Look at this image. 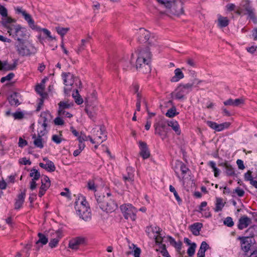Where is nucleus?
Returning <instances> with one entry per match:
<instances>
[{"instance_id": "nucleus-7", "label": "nucleus", "mask_w": 257, "mask_h": 257, "mask_svg": "<svg viewBox=\"0 0 257 257\" xmlns=\"http://www.w3.org/2000/svg\"><path fill=\"white\" fill-rule=\"evenodd\" d=\"M154 127L155 134L161 137L162 139L166 137L168 130H170L167 124H166V122L162 120L155 123Z\"/></svg>"}, {"instance_id": "nucleus-22", "label": "nucleus", "mask_w": 257, "mask_h": 257, "mask_svg": "<svg viewBox=\"0 0 257 257\" xmlns=\"http://www.w3.org/2000/svg\"><path fill=\"white\" fill-rule=\"evenodd\" d=\"M203 224L200 222L194 223L189 226V228L194 235L197 236L200 234V231Z\"/></svg>"}, {"instance_id": "nucleus-13", "label": "nucleus", "mask_w": 257, "mask_h": 257, "mask_svg": "<svg viewBox=\"0 0 257 257\" xmlns=\"http://www.w3.org/2000/svg\"><path fill=\"white\" fill-rule=\"evenodd\" d=\"M17 11L21 13L24 17L25 20L28 23L29 26L33 30H38L39 27L35 25L34 21L32 18L31 16L27 14L25 11H23L21 8H18Z\"/></svg>"}, {"instance_id": "nucleus-49", "label": "nucleus", "mask_w": 257, "mask_h": 257, "mask_svg": "<svg viewBox=\"0 0 257 257\" xmlns=\"http://www.w3.org/2000/svg\"><path fill=\"white\" fill-rule=\"evenodd\" d=\"M15 76V74L13 72L10 73L7 76L3 77L1 79L2 83L5 82L6 81H10L12 80Z\"/></svg>"}, {"instance_id": "nucleus-6", "label": "nucleus", "mask_w": 257, "mask_h": 257, "mask_svg": "<svg viewBox=\"0 0 257 257\" xmlns=\"http://www.w3.org/2000/svg\"><path fill=\"white\" fill-rule=\"evenodd\" d=\"M26 29L22 27L20 25L12 26L10 27V31H8L9 35L12 36L17 42H18V39L24 40L23 38L26 35Z\"/></svg>"}, {"instance_id": "nucleus-2", "label": "nucleus", "mask_w": 257, "mask_h": 257, "mask_svg": "<svg viewBox=\"0 0 257 257\" xmlns=\"http://www.w3.org/2000/svg\"><path fill=\"white\" fill-rule=\"evenodd\" d=\"M87 202L85 198L81 196L75 202V209L80 218L85 221L90 218V208L87 206Z\"/></svg>"}, {"instance_id": "nucleus-21", "label": "nucleus", "mask_w": 257, "mask_h": 257, "mask_svg": "<svg viewBox=\"0 0 257 257\" xmlns=\"http://www.w3.org/2000/svg\"><path fill=\"white\" fill-rule=\"evenodd\" d=\"M95 197L97 203V205H98L99 208L102 210L103 207V206L105 205L107 201H108V197H105V196H104L103 194H97L95 195Z\"/></svg>"}, {"instance_id": "nucleus-24", "label": "nucleus", "mask_w": 257, "mask_h": 257, "mask_svg": "<svg viewBox=\"0 0 257 257\" xmlns=\"http://www.w3.org/2000/svg\"><path fill=\"white\" fill-rule=\"evenodd\" d=\"M44 135V134H42V132L41 131L40 133H39L38 136L36 138V135H34L32 137V139H34V144L37 148L42 149L44 147L43 144L42 143V136Z\"/></svg>"}, {"instance_id": "nucleus-28", "label": "nucleus", "mask_w": 257, "mask_h": 257, "mask_svg": "<svg viewBox=\"0 0 257 257\" xmlns=\"http://www.w3.org/2000/svg\"><path fill=\"white\" fill-rule=\"evenodd\" d=\"M100 136H98L96 138L97 143H101L106 140L107 136L106 135L105 130L104 126L100 127Z\"/></svg>"}, {"instance_id": "nucleus-48", "label": "nucleus", "mask_w": 257, "mask_h": 257, "mask_svg": "<svg viewBox=\"0 0 257 257\" xmlns=\"http://www.w3.org/2000/svg\"><path fill=\"white\" fill-rule=\"evenodd\" d=\"M169 190H170V192L173 193L174 195V196L176 198V199L179 202V203L180 202H181L182 201V200L180 198V197H179L178 193L176 191L175 188L173 186L170 185V186H169Z\"/></svg>"}, {"instance_id": "nucleus-55", "label": "nucleus", "mask_w": 257, "mask_h": 257, "mask_svg": "<svg viewBox=\"0 0 257 257\" xmlns=\"http://www.w3.org/2000/svg\"><path fill=\"white\" fill-rule=\"evenodd\" d=\"M252 172L250 170H248L246 173H245L244 175V178L245 181H250L251 179H253L252 177Z\"/></svg>"}, {"instance_id": "nucleus-4", "label": "nucleus", "mask_w": 257, "mask_h": 257, "mask_svg": "<svg viewBox=\"0 0 257 257\" xmlns=\"http://www.w3.org/2000/svg\"><path fill=\"white\" fill-rule=\"evenodd\" d=\"M159 4L164 5L166 8H172L176 15H179L184 13L182 3L179 1L178 3L169 0H156Z\"/></svg>"}, {"instance_id": "nucleus-27", "label": "nucleus", "mask_w": 257, "mask_h": 257, "mask_svg": "<svg viewBox=\"0 0 257 257\" xmlns=\"http://www.w3.org/2000/svg\"><path fill=\"white\" fill-rule=\"evenodd\" d=\"M174 73L175 75L171 79V81L172 82H177L184 77L183 73L179 68L176 69Z\"/></svg>"}, {"instance_id": "nucleus-15", "label": "nucleus", "mask_w": 257, "mask_h": 257, "mask_svg": "<svg viewBox=\"0 0 257 257\" xmlns=\"http://www.w3.org/2000/svg\"><path fill=\"white\" fill-rule=\"evenodd\" d=\"M251 223V220L246 215H243L240 217L238 220L237 227L239 230L246 228Z\"/></svg>"}, {"instance_id": "nucleus-50", "label": "nucleus", "mask_w": 257, "mask_h": 257, "mask_svg": "<svg viewBox=\"0 0 257 257\" xmlns=\"http://www.w3.org/2000/svg\"><path fill=\"white\" fill-rule=\"evenodd\" d=\"M9 101L12 105L18 106L20 104L18 99L15 98L13 95L9 98Z\"/></svg>"}, {"instance_id": "nucleus-61", "label": "nucleus", "mask_w": 257, "mask_h": 257, "mask_svg": "<svg viewBox=\"0 0 257 257\" xmlns=\"http://www.w3.org/2000/svg\"><path fill=\"white\" fill-rule=\"evenodd\" d=\"M244 100L243 98H237L234 99V106H238L244 103Z\"/></svg>"}, {"instance_id": "nucleus-45", "label": "nucleus", "mask_w": 257, "mask_h": 257, "mask_svg": "<svg viewBox=\"0 0 257 257\" xmlns=\"http://www.w3.org/2000/svg\"><path fill=\"white\" fill-rule=\"evenodd\" d=\"M73 97L75 98V101L77 104H81L83 102V100L79 95L78 91L76 90V95L73 93Z\"/></svg>"}, {"instance_id": "nucleus-58", "label": "nucleus", "mask_w": 257, "mask_h": 257, "mask_svg": "<svg viewBox=\"0 0 257 257\" xmlns=\"http://www.w3.org/2000/svg\"><path fill=\"white\" fill-rule=\"evenodd\" d=\"M133 245L134 246V250L133 251L134 257H140V255L141 252V249L134 244Z\"/></svg>"}, {"instance_id": "nucleus-17", "label": "nucleus", "mask_w": 257, "mask_h": 257, "mask_svg": "<svg viewBox=\"0 0 257 257\" xmlns=\"http://www.w3.org/2000/svg\"><path fill=\"white\" fill-rule=\"evenodd\" d=\"M26 197V189L22 192L17 196V198L16 199L15 203V209L18 210L20 209L24 202L25 198Z\"/></svg>"}, {"instance_id": "nucleus-18", "label": "nucleus", "mask_w": 257, "mask_h": 257, "mask_svg": "<svg viewBox=\"0 0 257 257\" xmlns=\"http://www.w3.org/2000/svg\"><path fill=\"white\" fill-rule=\"evenodd\" d=\"M85 103L86 104V106L84 109L85 111L89 117L91 119L94 120L96 117V112L94 110V107L89 105L87 98L85 99Z\"/></svg>"}, {"instance_id": "nucleus-33", "label": "nucleus", "mask_w": 257, "mask_h": 257, "mask_svg": "<svg viewBox=\"0 0 257 257\" xmlns=\"http://www.w3.org/2000/svg\"><path fill=\"white\" fill-rule=\"evenodd\" d=\"M245 232L248 235L245 237L246 238H249L253 237L256 233H257V230L255 226H252L249 227L245 231Z\"/></svg>"}, {"instance_id": "nucleus-23", "label": "nucleus", "mask_w": 257, "mask_h": 257, "mask_svg": "<svg viewBox=\"0 0 257 257\" xmlns=\"http://www.w3.org/2000/svg\"><path fill=\"white\" fill-rule=\"evenodd\" d=\"M238 239L241 240L242 249L245 252H248L251 247V241L249 242L245 237H239Z\"/></svg>"}, {"instance_id": "nucleus-54", "label": "nucleus", "mask_w": 257, "mask_h": 257, "mask_svg": "<svg viewBox=\"0 0 257 257\" xmlns=\"http://www.w3.org/2000/svg\"><path fill=\"white\" fill-rule=\"evenodd\" d=\"M206 124L212 129L216 131L217 123L215 122L207 120L206 121Z\"/></svg>"}, {"instance_id": "nucleus-39", "label": "nucleus", "mask_w": 257, "mask_h": 257, "mask_svg": "<svg viewBox=\"0 0 257 257\" xmlns=\"http://www.w3.org/2000/svg\"><path fill=\"white\" fill-rule=\"evenodd\" d=\"M244 9L250 19H253L255 17L253 9L248 4H246L244 6Z\"/></svg>"}, {"instance_id": "nucleus-32", "label": "nucleus", "mask_w": 257, "mask_h": 257, "mask_svg": "<svg viewBox=\"0 0 257 257\" xmlns=\"http://www.w3.org/2000/svg\"><path fill=\"white\" fill-rule=\"evenodd\" d=\"M36 91L40 95L41 97H46L47 96V94L46 93L43 92V91L45 89V85H43L42 84H39L36 87Z\"/></svg>"}, {"instance_id": "nucleus-31", "label": "nucleus", "mask_w": 257, "mask_h": 257, "mask_svg": "<svg viewBox=\"0 0 257 257\" xmlns=\"http://www.w3.org/2000/svg\"><path fill=\"white\" fill-rule=\"evenodd\" d=\"M225 202H223V199L220 198H216V201L215 204V208L214 210L215 212H219L222 210L223 207L224 206Z\"/></svg>"}, {"instance_id": "nucleus-25", "label": "nucleus", "mask_w": 257, "mask_h": 257, "mask_svg": "<svg viewBox=\"0 0 257 257\" xmlns=\"http://www.w3.org/2000/svg\"><path fill=\"white\" fill-rule=\"evenodd\" d=\"M209 248V245L206 241H202L197 253V257H205V253Z\"/></svg>"}, {"instance_id": "nucleus-47", "label": "nucleus", "mask_w": 257, "mask_h": 257, "mask_svg": "<svg viewBox=\"0 0 257 257\" xmlns=\"http://www.w3.org/2000/svg\"><path fill=\"white\" fill-rule=\"evenodd\" d=\"M46 168L47 169H46L48 172H54L56 170V167L54 164V163L52 161H48V163H46Z\"/></svg>"}, {"instance_id": "nucleus-5", "label": "nucleus", "mask_w": 257, "mask_h": 257, "mask_svg": "<svg viewBox=\"0 0 257 257\" xmlns=\"http://www.w3.org/2000/svg\"><path fill=\"white\" fill-rule=\"evenodd\" d=\"M120 209L126 219L135 221L136 219L137 210L132 204H123L120 206Z\"/></svg>"}, {"instance_id": "nucleus-16", "label": "nucleus", "mask_w": 257, "mask_h": 257, "mask_svg": "<svg viewBox=\"0 0 257 257\" xmlns=\"http://www.w3.org/2000/svg\"><path fill=\"white\" fill-rule=\"evenodd\" d=\"M103 207L102 210L107 212H112L117 208V205L113 199L109 198L108 201H107L105 205L103 206Z\"/></svg>"}, {"instance_id": "nucleus-42", "label": "nucleus", "mask_w": 257, "mask_h": 257, "mask_svg": "<svg viewBox=\"0 0 257 257\" xmlns=\"http://www.w3.org/2000/svg\"><path fill=\"white\" fill-rule=\"evenodd\" d=\"M56 30L58 34L63 37L68 32L69 28L57 27Z\"/></svg>"}, {"instance_id": "nucleus-19", "label": "nucleus", "mask_w": 257, "mask_h": 257, "mask_svg": "<svg viewBox=\"0 0 257 257\" xmlns=\"http://www.w3.org/2000/svg\"><path fill=\"white\" fill-rule=\"evenodd\" d=\"M140 36L138 41L141 43H146L149 41L150 38V32L144 28H140L139 31Z\"/></svg>"}, {"instance_id": "nucleus-3", "label": "nucleus", "mask_w": 257, "mask_h": 257, "mask_svg": "<svg viewBox=\"0 0 257 257\" xmlns=\"http://www.w3.org/2000/svg\"><path fill=\"white\" fill-rule=\"evenodd\" d=\"M194 80L192 83H187L185 84H180L175 90L171 93L172 97L175 96L177 99H183L185 98V95L188 94L192 90V88L195 83Z\"/></svg>"}, {"instance_id": "nucleus-14", "label": "nucleus", "mask_w": 257, "mask_h": 257, "mask_svg": "<svg viewBox=\"0 0 257 257\" xmlns=\"http://www.w3.org/2000/svg\"><path fill=\"white\" fill-rule=\"evenodd\" d=\"M86 239L83 237H76L69 241V247L72 249H77L80 245L84 244Z\"/></svg>"}, {"instance_id": "nucleus-51", "label": "nucleus", "mask_w": 257, "mask_h": 257, "mask_svg": "<svg viewBox=\"0 0 257 257\" xmlns=\"http://www.w3.org/2000/svg\"><path fill=\"white\" fill-rule=\"evenodd\" d=\"M224 224L228 227H232L234 225L232 218L231 217H227L224 220Z\"/></svg>"}, {"instance_id": "nucleus-38", "label": "nucleus", "mask_w": 257, "mask_h": 257, "mask_svg": "<svg viewBox=\"0 0 257 257\" xmlns=\"http://www.w3.org/2000/svg\"><path fill=\"white\" fill-rule=\"evenodd\" d=\"M244 9L250 19H253L255 17L253 9L248 4H246L244 6Z\"/></svg>"}, {"instance_id": "nucleus-62", "label": "nucleus", "mask_w": 257, "mask_h": 257, "mask_svg": "<svg viewBox=\"0 0 257 257\" xmlns=\"http://www.w3.org/2000/svg\"><path fill=\"white\" fill-rule=\"evenodd\" d=\"M0 15L3 17H7L8 11L6 8L3 6H0Z\"/></svg>"}, {"instance_id": "nucleus-34", "label": "nucleus", "mask_w": 257, "mask_h": 257, "mask_svg": "<svg viewBox=\"0 0 257 257\" xmlns=\"http://www.w3.org/2000/svg\"><path fill=\"white\" fill-rule=\"evenodd\" d=\"M49 187L50 184L44 183L43 181H42V185L40 188V190L38 194L39 196L40 197H42L44 195L45 192Z\"/></svg>"}, {"instance_id": "nucleus-56", "label": "nucleus", "mask_w": 257, "mask_h": 257, "mask_svg": "<svg viewBox=\"0 0 257 257\" xmlns=\"http://www.w3.org/2000/svg\"><path fill=\"white\" fill-rule=\"evenodd\" d=\"M180 170L183 175H185L187 172L189 171L188 168L182 162L180 163Z\"/></svg>"}, {"instance_id": "nucleus-35", "label": "nucleus", "mask_w": 257, "mask_h": 257, "mask_svg": "<svg viewBox=\"0 0 257 257\" xmlns=\"http://www.w3.org/2000/svg\"><path fill=\"white\" fill-rule=\"evenodd\" d=\"M134 56V54H132L131 59L130 60L129 62L124 61H122L121 62V63L122 64V66L123 67V69L124 70H128L131 69L133 68V65H132V58Z\"/></svg>"}, {"instance_id": "nucleus-43", "label": "nucleus", "mask_w": 257, "mask_h": 257, "mask_svg": "<svg viewBox=\"0 0 257 257\" xmlns=\"http://www.w3.org/2000/svg\"><path fill=\"white\" fill-rule=\"evenodd\" d=\"M230 124V123L228 122H225L224 123H220V124L217 123L216 131L220 132L225 128H227L229 127Z\"/></svg>"}, {"instance_id": "nucleus-59", "label": "nucleus", "mask_w": 257, "mask_h": 257, "mask_svg": "<svg viewBox=\"0 0 257 257\" xmlns=\"http://www.w3.org/2000/svg\"><path fill=\"white\" fill-rule=\"evenodd\" d=\"M15 119H20L24 117V114L21 111H17L13 114Z\"/></svg>"}, {"instance_id": "nucleus-40", "label": "nucleus", "mask_w": 257, "mask_h": 257, "mask_svg": "<svg viewBox=\"0 0 257 257\" xmlns=\"http://www.w3.org/2000/svg\"><path fill=\"white\" fill-rule=\"evenodd\" d=\"M6 64L7 65H5V71L13 70H15L17 67L18 65V60H14V63L12 64H9L8 62L6 61Z\"/></svg>"}, {"instance_id": "nucleus-10", "label": "nucleus", "mask_w": 257, "mask_h": 257, "mask_svg": "<svg viewBox=\"0 0 257 257\" xmlns=\"http://www.w3.org/2000/svg\"><path fill=\"white\" fill-rule=\"evenodd\" d=\"M62 76L63 78L64 84L66 86H71L73 83V81L71 79L72 75L70 73H63ZM71 88L70 87H64V90L65 94H68L70 91Z\"/></svg>"}, {"instance_id": "nucleus-29", "label": "nucleus", "mask_w": 257, "mask_h": 257, "mask_svg": "<svg viewBox=\"0 0 257 257\" xmlns=\"http://www.w3.org/2000/svg\"><path fill=\"white\" fill-rule=\"evenodd\" d=\"M167 126H171L175 133L179 135L181 134V130L180 129L179 125L177 121H170L167 123Z\"/></svg>"}, {"instance_id": "nucleus-46", "label": "nucleus", "mask_w": 257, "mask_h": 257, "mask_svg": "<svg viewBox=\"0 0 257 257\" xmlns=\"http://www.w3.org/2000/svg\"><path fill=\"white\" fill-rule=\"evenodd\" d=\"M37 31H42L44 34L48 38H49L51 40H55V37H53L51 35L50 32L47 29L45 28H41L39 27L38 30H36Z\"/></svg>"}, {"instance_id": "nucleus-11", "label": "nucleus", "mask_w": 257, "mask_h": 257, "mask_svg": "<svg viewBox=\"0 0 257 257\" xmlns=\"http://www.w3.org/2000/svg\"><path fill=\"white\" fill-rule=\"evenodd\" d=\"M52 119V116L48 110L43 111L40 114V120L39 121V123L42 122V125L46 130L47 127L48 123L51 122Z\"/></svg>"}, {"instance_id": "nucleus-9", "label": "nucleus", "mask_w": 257, "mask_h": 257, "mask_svg": "<svg viewBox=\"0 0 257 257\" xmlns=\"http://www.w3.org/2000/svg\"><path fill=\"white\" fill-rule=\"evenodd\" d=\"M63 231L62 228H60L57 231L52 230V232L50 233L51 236L52 234L54 235V238L51 239L49 243V246L51 248H53L56 247L60 241V239L63 236Z\"/></svg>"}, {"instance_id": "nucleus-53", "label": "nucleus", "mask_w": 257, "mask_h": 257, "mask_svg": "<svg viewBox=\"0 0 257 257\" xmlns=\"http://www.w3.org/2000/svg\"><path fill=\"white\" fill-rule=\"evenodd\" d=\"M233 193H236L239 197H242L244 195V191L243 190L240 189L239 187H237L235 188L233 191Z\"/></svg>"}, {"instance_id": "nucleus-41", "label": "nucleus", "mask_w": 257, "mask_h": 257, "mask_svg": "<svg viewBox=\"0 0 257 257\" xmlns=\"http://www.w3.org/2000/svg\"><path fill=\"white\" fill-rule=\"evenodd\" d=\"M225 173L227 176H233L235 175L234 169L229 164L226 166Z\"/></svg>"}, {"instance_id": "nucleus-37", "label": "nucleus", "mask_w": 257, "mask_h": 257, "mask_svg": "<svg viewBox=\"0 0 257 257\" xmlns=\"http://www.w3.org/2000/svg\"><path fill=\"white\" fill-rule=\"evenodd\" d=\"M179 112L176 111V108L174 105L168 110L166 113V116L168 117H173L176 115L178 114Z\"/></svg>"}, {"instance_id": "nucleus-20", "label": "nucleus", "mask_w": 257, "mask_h": 257, "mask_svg": "<svg viewBox=\"0 0 257 257\" xmlns=\"http://www.w3.org/2000/svg\"><path fill=\"white\" fill-rule=\"evenodd\" d=\"M38 236L39 239L36 241L35 245L37 251L40 249V244H41V246H42L43 245L46 244L48 242V238L43 233L41 232L38 233Z\"/></svg>"}, {"instance_id": "nucleus-26", "label": "nucleus", "mask_w": 257, "mask_h": 257, "mask_svg": "<svg viewBox=\"0 0 257 257\" xmlns=\"http://www.w3.org/2000/svg\"><path fill=\"white\" fill-rule=\"evenodd\" d=\"M6 18L4 19L2 21V25L4 27H5L7 30L8 32L10 31V27L12 26H16V25L13 24V23H15L16 20L13 19L10 17H6Z\"/></svg>"}, {"instance_id": "nucleus-57", "label": "nucleus", "mask_w": 257, "mask_h": 257, "mask_svg": "<svg viewBox=\"0 0 257 257\" xmlns=\"http://www.w3.org/2000/svg\"><path fill=\"white\" fill-rule=\"evenodd\" d=\"M58 105L60 108H62L64 109L69 108L71 107V105L70 104H68L67 102L64 101H60Z\"/></svg>"}, {"instance_id": "nucleus-63", "label": "nucleus", "mask_w": 257, "mask_h": 257, "mask_svg": "<svg viewBox=\"0 0 257 257\" xmlns=\"http://www.w3.org/2000/svg\"><path fill=\"white\" fill-rule=\"evenodd\" d=\"M31 171H34V173H35L34 177L32 179L34 180H38L40 177V172L36 169L33 168Z\"/></svg>"}, {"instance_id": "nucleus-8", "label": "nucleus", "mask_w": 257, "mask_h": 257, "mask_svg": "<svg viewBox=\"0 0 257 257\" xmlns=\"http://www.w3.org/2000/svg\"><path fill=\"white\" fill-rule=\"evenodd\" d=\"M15 46L18 54L22 56L30 55L31 53L28 47L25 44V40L18 39V42L16 43Z\"/></svg>"}, {"instance_id": "nucleus-12", "label": "nucleus", "mask_w": 257, "mask_h": 257, "mask_svg": "<svg viewBox=\"0 0 257 257\" xmlns=\"http://www.w3.org/2000/svg\"><path fill=\"white\" fill-rule=\"evenodd\" d=\"M139 145L140 150V155L144 160L149 158L150 157L151 154L147 143L140 141L139 142Z\"/></svg>"}, {"instance_id": "nucleus-60", "label": "nucleus", "mask_w": 257, "mask_h": 257, "mask_svg": "<svg viewBox=\"0 0 257 257\" xmlns=\"http://www.w3.org/2000/svg\"><path fill=\"white\" fill-rule=\"evenodd\" d=\"M186 62L188 65L189 66L193 67H196V62L194 61V60L191 58H187L186 59Z\"/></svg>"}, {"instance_id": "nucleus-64", "label": "nucleus", "mask_w": 257, "mask_h": 257, "mask_svg": "<svg viewBox=\"0 0 257 257\" xmlns=\"http://www.w3.org/2000/svg\"><path fill=\"white\" fill-rule=\"evenodd\" d=\"M56 125H63L64 123V120L60 117H57L54 120Z\"/></svg>"}, {"instance_id": "nucleus-36", "label": "nucleus", "mask_w": 257, "mask_h": 257, "mask_svg": "<svg viewBox=\"0 0 257 257\" xmlns=\"http://www.w3.org/2000/svg\"><path fill=\"white\" fill-rule=\"evenodd\" d=\"M88 139L90 140L92 144L95 143L94 141L90 136H86L84 133H82V132H81L80 136H79L78 138V140L79 143H82L83 141H86Z\"/></svg>"}, {"instance_id": "nucleus-1", "label": "nucleus", "mask_w": 257, "mask_h": 257, "mask_svg": "<svg viewBox=\"0 0 257 257\" xmlns=\"http://www.w3.org/2000/svg\"><path fill=\"white\" fill-rule=\"evenodd\" d=\"M136 52L138 54V58L136 60V68L140 69L144 73H148L151 72L150 63L152 58V54L149 47L147 46L144 48H139Z\"/></svg>"}, {"instance_id": "nucleus-30", "label": "nucleus", "mask_w": 257, "mask_h": 257, "mask_svg": "<svg viewBox=\"0 0 257 257\" xmlns=\"http://www.w3.org/2000/svg\"><path fill=\"white\" fill-rule=\"evenodd\" d=\"M218 23L219 27L224 28L228 25L229 20L227 17H223L221 15H219L218 18Z\"/></svg>"}, {"instance_id": "nucleus-52", "label": "nucleus", "mask_w": 257, "mask_h": 257, "mask_svg": "<svg viewBox=\"0 0 257 257\" xmlns=\"http://www.w3.org/2000/svg\"><path fill=\"white\" fill-rule=\"evenodd\" d=\"M147 229H148V230H150V228L151 229V230L153 232V233H156L158 234H160V232L162 231V230L161 229V228L158 226H150V227H147Z\"/></svg>"}, {"instance_id": "nucleus-44", "label": "nucleus", "mask_w": 257, "mask_h": 257, "mask_svg": "<svg viewBox=\"0 0 257 257\" xmlns=\"http://www.w3.org/2000/svg\"><path fill=\"white\" fill-rule=\"evenodd\" d=\"M196 247V244L195 242H192L187 250V253L189 256L191 257L194 254Z\"/></svg>"}]
</instances>
